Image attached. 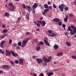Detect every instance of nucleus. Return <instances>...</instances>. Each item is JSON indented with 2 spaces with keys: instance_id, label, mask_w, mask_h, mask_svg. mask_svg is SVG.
Instances as JSON below:
<instances>
[{
  "instance_id": "obj_1",
  "label": "nucleus",
  "mask_w": 76,
  "mask_h": 76,
  "mask_svg": "<svg viewBox=\"0 0 76 76\" xmlns=\"http://www.w3.org/2000/svg\"><path fill=\"white\" fill-rule=\"evenodd\" d=\"M12 54V55L14 57H17L18 56V54L15 53L13 52V50H10L9 51V50H5V54L7 56H10L11 54Z\"/></svg>"
},
{
  "instance_id": "obj_2",
  "label": "nucleus",
  "mask_w": 76,
  "mask_h": 76,
  "mask_svg": "<svg viewBox=\"0 0 76 76\" xmlns=\"http://www.w3.org/2000/svg\"><path fill=\"white\" fill-rule=\"evenodd\" d=\"M52 58V56H50L48 59H47L45 57H44L43 58V60L44 61L46 62V63H48V62H50V60H51V58Z\"/></svg>"
},
{
  "instance_id": "obj_3",
  "label": "nucleus",
  "mask_w": 76,
  "mask_h": 76,
  "mask_svg": "<svg viewBox=\"0 0 76 76\" xmlns=\"http://www.w3.org/2000/svg\"><path fill=\"white\" fill-rule=\"evenodd\" d=\"M66 6H67L66 5H65L64 4H62L59 6L58 8L59 9H60L61 11L62 12V11H63L64 9V7H66Z\"/></svg>"
},
{
  "instance_id": "obj_4",
  "label": "nucleus",
  "mask_w": 76,
  "mask_h": 76,
  "mask_svg": "<svg viewBox=\"0 0 76 76\" xmlns=\"http://www.w3.org/2000/svg\"><path fill=\"white\" fill-rule=\"evenodd\" d=\"M9 6H11L10 9V8H9V10H10V11H13V10H15V6H13V4L12 3H10L9 4Z\"/></svg>"
},
{
  "instance_id": "obj_5",
  "label": "nucleus",
  "mask_w": 76,
  "mask_h": 76,
  "mask_svg": "<svg viewBox=\"0 0 76 76\" xmlns=\"http://www.w3.org/2000/svg\"><path fill=\"white\" fill-rule=\"evenodd\" d=\"M2 69H5L7 70H9L10 68V66L8 65H4L2 66Z\"/></svg>"
},
{
  "instance_id": "obj_6",
  "label": "nucleus",
  "mask_w": 76,
  "mask_h": 76,
  "mask_svg": "<svg viewBox=\"0 0 76 76\" xmlns=\"http://www.w3.org/2000/svg\"><path fill=\"white\" fill-rule=\"evenodd\" d=\"M26 9L29 12H31L32 10V7L30 6H27L26 7Z\"/></svg>"
},
{
  "instance_id": "obj_7",
  "label": "nucleus",
  "mask_w": 76,
  "mask_h": 76,
  "mask_svg": "<svg viewBox=\"0 0 76 76\" xmlns=\"http://www.w3.org/2000/svg\"><path fill=\"white\" fill-rule=\"evenodd\" d=\"M27 43V42L24 40L22 42V47H25V44Z\"/></svg>"
},
{
  "instance_id": "obj_8",
  "label": "nucleus",
  "mask_w": 76,
  "mask_h": 76,
  "mask_svg": "<svg viewBox=\"0 0 76 76\" xmlns=\"http://www.w3.org/2000/svg\"><path fill=\"white\" fill-rule=\"evenodd\" d=\"M36 60L38 64L41 63L42 61V59L39 58H37L36 59Z\"/></svg>"
},
{
  "instance_id": "obj_9",
  "label": "nucleus",
  "mask_w": 76,
  "mask_h": 76,
  "mask_svg": "<svg viewBox=\"0 0 76 76\" xmlns=\"http://www.w3.org/2000/svg\"><path fill=\"white\" fill-rule=\"evenodd\" d=\"M40 24L42 25V26H45L46 24V23L44 21H41V22L40 23Z\"/></svg>"
},
{
  "instance_id": "obj_10",
  "label": "nucleus",
  "mask_w": 76,
  "mask_h": 76,
  "mask_svg": "<svg viewBox=\"0 0 76 76\" xmlns=\"http://www.w3.org/2000/svg\"><path fill=\"white\" fill-rule=\"evenodd\" d=\"M53 20L54 22H58L60 21V19L58 18H55L53 19Z\"/></svg>"
},
{
  "instance_id": "obj_11",
  "label": "nucleus",
  "mask_w": 76,
  "mask_h": 76,
  "mask_svg": "<svg viewBox=\"0 0 76 76\" xmlns=\"http://www.w3.org/2000/svg\"><path fill=\"white\" fill-rule=\"evenodd\" d=\"M19 62L20 64H22L23 63V60L22 59H20L19 60Z\"/></svg>"
},
{
  "instance_id": "obj_12",
  "label": "nucleus",
  "mask_w": 76,
  "mask_h": 76,
  "mask_svg": "<svg viewBox=\"0 0 76 76\" xmlns=\"http://www.w3.org/2000/svg\"><path fill=\"white\" fill-rule=\"evenodd\" d=\"M66 44L68 47H71V46H72V43L69 42H66Z\"/></svg>"
},
{
  "instance_id": "obj_13",
  "label": "nucleus",
  "mask_w": 76,
  "mask_h": 76,
  "mask_svg": "<svg viewBox=\"0 0 76 76\" xmlns=\"http://www.w3.org/2000/svg\"><path fill=\"white\" fill-rule=\"evenodd\" d=\"M45 44L47 46H48L49 47H50V43L48 41H46V42H44Z\"/></svg>"
},
{
  "instance_id": "obj_14",
  "label": "nucleus",
  "mask_w": 76,
  "mask_h": 76,
  "mask_svg": "<svg viewBox=\"0 0 76 76\" xmlns=\"http://www.w3.org/2000/svg\"><path fill=\"white\" fill-rule=\"evenodd\" d=\"M37 7H38V4L37 3H35L34 5H33V7H34V9H36V8Z\"/></svg>"
},
{
  "instance_id": "obj_15",
  "label": "nucleus",
  "mask_w": 76,
  "mask_h": 76,
  "mask_svg": "<svg viewBox=\"0 0 76 76\" xmlns=\"http://www.w3.org/2000/svg\"><path fill=\"white\" fill-rule=\"evenodd\" d=\"M47 75L48 76H50L54 75V73H53L52 72H49L47 74Z\"/></svg>"
},
{
  "instance_id": "obj_16",
  "label": "nucleus",
  "mask_w": 76,
  "mask_h": 76,
  "mask_svg": "<svg viewBox=\"0 0 76 76\" xmlns=\"http://www.w3.org/2000/svg\"><path fill=\"white\" fill-rule=\"evenodd\" d=\"M54 48L56 50H57V48H58V45H55L54 46Z\"/></svg>"
},
{
  "instance_id": "obj_17",
  "label": "nucleus",
  "mask_w": 76,
  "mask_h": 76,
  "mask_svg": "<svg viewBox=\"0 0 76 76\" xmlns=\"http://www.w3.org/2000/svg\"><path fill=\"white\" fill-rule=\"evenodd\" d=\"M62 55H63V53H62V52H60L57 54V56H58V57H61V56Z\"/></svg>"
},
{
  "instance_id": "obj_18",
  "label": "nucleus",
  "mask_w": 76,
  "mask_h": 76,
  "mask_svg": "<svg viewBox=\"0 0 76 76\" xmlns=\"http://www.w3.org/2000/svg\"><path fill=\"white\" fill-rule=\"evenodd\" d=\"M67 20H68V17L67 16H66L64 18V21L65 22H67Z\"/></svg>"
},
{
  "instance_id": "obj_19",
  "label": "nucleus",
  "mask_w": 76,
  "mask_h": 76,
  "mask_svg": "<svg viewBox=\"0 0 76 76\" xmlns=\"http://www.w3.org/2000/svg\"><path fill=\"white\" fill-rule=\"evenodd\" d=\"M21 20V18L20 17H19L17 19V23H19L20 21Z\"/></svg>"
},
{
  "instance_id": "obj_20",
  "label": "nucleus",
  "mask_w": 76,
  "mask_h": 76,
  "mask_svg": "<svg viewBox=\"0 0 76 76\" xmlns=\"http://www.w3.org/2000/svg\"><path fill=\"white\" fill-rule=\"evenodd\" d=\"M75 32L74 31H73V30H72L71 31H70V34H71L72 35H74L75 34Z\"/></svg>"
},
{
  "instance_id": "obj_21",
  "label": "nucleus",
  "mask_w": 76,
  "mask_h": 76,
  "mask_svg": "<svg viewBox=\"0 0 76 76\" xmlns=\"http://www.w3.org/2000/svg\"><path fill=\"white\" fill-rule=\"evenodd\" d=\"M44 7L45 9H48V5L47 4H45L44 5Z\"/></svg>"
},
{
  "instance_id": "obj_22",
  "label": "nucleus",
  "mask_w": 76,
  "mask_h": 76,
  "mask_svg": "<svg viewBox=\"0 0 76 76\" xmlns=\"http://www.w3.org/2000/svg\"><path fill=\"white\" fill-rule=\"evenodd\" d=\"M8 31V30L7 29H5L3 31V33H7V32Z\"/></svg>"
},
{
  "instance_id": "obj_23",
  "label": "nucleus",
  "mask_w": 76,
  "mask_h": 76,
  "mask_svg": "<svg viewBox=\"0 0 76 76\" xmlns=\"http://www.w3.org/2000/svg\"><path fill=\"white\" fill-rule=\"evenodd\" d=\"M6 34L3 35L1 36V39H3V38H5V37H6Z\"/></svg>"
},
{
  "instance_id": "obj_24",
  "label": "nucleus",
  "mask_w": 76,
  "mask_h": 76,
  "mask_svg": "<svg viewBox=\"0 0 76 76\" xmlns=\"http://www.w3.org/2000/svg\"><path fill=\"white\" fill-rule=\"evenodd\" d=\"M67 30L69 31H72V29L71 27L70 26H69L68 27V29Z\"/></svg>"
},
{
  "instance_id": "obj_25",
  "label": "nucleus",
  "mask_w": 76,
  "mask_h": 76,
  "mask_svg": "<svg viewBox=\"0 0 76 76\" xmlns=\"http://www.w3.org/2000/svg\"><path fill=\"white\" fill-rule=\"evenodd\" d=\"M36 49L37 51H39V50L41 49V48L39 47H37L36 48Z\"/></svg>"
},
{
  "instance_id": "obj_26",
  "label": "nucleus",
  "mask_w": 76,
  "mask_h": 76,
  "mask_svg": "<svg viewBox=\"0 0 76 76\" xmlns=\"http://www.w3.org/2000/svg\"><path fill=\"white\" fill-rule=\"evenodd\" d=\"M56 35V34L52 33V34H51V37H55Z\"/></svg>"
},
{
  "instance_id": "obj_27",
  "label": "nucleus",
  "mask_w": 76,
  "mask_h": 76,
  "mask_svg": "<svg viewBox=\"0 0 76 76\" xmlns=\"http://www.w3.org/2000/svg\"><path fill=\"white\" fill-rule=\"evenodd\" d=\"M4 16H5L6 17H8V16H9V14L7 12H6L4 15Z\"/></svg>"
},
{
  "instance_id": "obj_28",
  "label": "nucleus",
  "mask_w": 76,
  "mask_h": 76,
  "mask_svg": "<svg viewBox=\"0 0 76 76\" xmlns=\"http://www.w3.org/2000/svg\"><path fill=\"white\" fill-rule=\"evenodd\" d=\"M0 53H2L3 54H4V51H3L2 50L0 49Z\"/></svg>"
},
{
  "instance_id": "obj_29",
  "label": "nucleus",
  "mask_w": 76,
  "mask_h": 76,
  "mask_svg": "<svg viewBox=\"0 0 76 76\" xmlns=\"http://www.w3.org/2000/svg\"><path fill=\"white\" fill-rule=\"evenodd\" d=\"M32 9L33 13V14H34V13H35V9L33 7L32 8Z\"/></svg>"
},
{
  "instance_id": "obj_30",
  "label": "nucleus",
  "mask_w": 76,
  "mask_h": 76,
  "mask_svg": "<svg viewBox=\"0 0 76 76\" xmlns=\"http://www.w3.org/2000/svg\"><path fill=\"white\" fill-rule=\"evenodd\" d=\"M5 42H6L5 41H2L1 42L0 44L3 45V44H4Z\"/></svg>"
},
{
  "instance_id": "obj_31",
  "label": "nucleus",
  "mask_w": 76,
  "mask_h": 76,
  "mask_svg": "<svg viewBox=\"0 0 76 76\" xmlns=\"http://www.w3.org/2000/svg\"><path fill=\"white\" fill-rule=\"evenodd\" d=\"M44 42H45L46 41H48V38L47 37H45V38L44 40Z\"/></svg>"
},
{
  "instance_id": "obj_32",
  "label": "nucleus",
  "mask_w": 76,
  "mask_h": 76,
  "mask_svg": "<svg viewBox=\"0 0 76 76\" xmlns=\"http://www.w3.org/2000/svg\"><path fill=\"white\" fill-rule=\"evenodd\" d=\"M71 27L72 29L73 30L74 29H75V28H76V27H75V26L72 25L71 26Z\"/></svg>"
},
{
  "instance_id": "obj_33",
  "label": "nucleus",
  "mask_w": 76,
  "mask_h": 76,
  "mask_svg": "<svg viewBox=\"0 0 76 76\" xmlns=\"http://www.w3.org/2000/svg\"><path fill=\"white\" fill-rule=\"evenodd\" d=\"M49 10H50L49 9H46L44 10V12L45 13H47V12Z\"/></svg>"
},
{
  "instance_id": "obj_34",
  "label": "nucleus",
  "mask_w": 76,
  "mask_h": 76,
  "mask_svg": "<svg viewBox=\"0 0 76 76\" xmlns=\"http://www.w3.org/2000/svg\"><path fill=\"white\" fill-rule=\"evenodd\" d=\"M44 42H39V44L40 45H44Z\"/></svg>"
},
{
  "instance_id": "obj_35",
  "label": "nucleus",
  "mask_w": 76,
  "mask_h": 76,
  "mask_svg": "<svg viewBox=\"0 0 76 76\" xmlns=\"http://www.w3.org/2000/svg\"><path fill=\"white\" fill-rule=\"evenodd\" d=\"M17 45V44L16 43H14L12 44V47H16V46Z\"/></svg>"
},
{
  "instance_id": "obj_36",
  "label": "nucleus",
  "mask_w": 76,
  "mask_h": 76,
  "mask_svg": "<svg viewBox=\"0 0 76 76\" xmlns=\"http://www.w3.org/2000/svg\"><path fill=\"white\" fill-rule=\"evenodd\" d=\"M48 32L50 34H51L53 32V31L51 30H49L48 31Z\"/></svg>"
},
{
  "instance_id": "obj_37",
  "label": "nucleus",
  "mask_w": 76,
  "mask_h": 76,
  "mask_svg": "<svg viewBox=\"0 0 76 76\" xmlns=\"http://www.w3.org/2000/svg\"><path fill=\"white\" fill-rule=\"evenodd\" d=\"M10 62H11V64H12V65H13V66H15V63H14V62H13L12 61H10Z\"/></svg>"
},
{
  "instance_id": "obj_38",
  "label": "nucleus",
  "mask_w": 76,
  "mask_h": 76,
  "mask_svg": "<svg viewBox=\"0 0 76 76\" xmlns=\"http://www.w3.org/2000/svg\"><path fill=\"white\" fill-rule=\"evenodd\" d=\"M21 45H22V43L20 42H18V45H19V46H21Z\"/></svg>"
},
{
  "instance_id": "obj_39",
  "label": "nucleus",
  "mask_w": 76,
  "mask_h": 76,
  "mask_svg": "<svg viewBox=\"0 0 76 76\" xmlns=\"http://www.w3.org/2000/svg\"><path fill=\"white\" fill-rule=\"evenodd\" d=\"M72 58H73V59H76V56H72Z\"/></svg>"
},
{
  "instance_id": "obj_40",
  "label": "nucleus",
  "mask_w": 76,
  "mask_h": 76,
  "mask_svg": "<svg viewBox=\"0 0 76 76\" xmlns=\"http://www.w3.org/2000/svg\"><path fill=\"white\" fill-rule=\"evenodd\" d=\"M68 9L69 8H68V7H65L64 8V10H66V11H67Z\"/></svg>"
},
{
  "instance_id": "obj_41",
  "label": "nucleus",
  "mask_w": 76,
  "mask_h": 76,
  "mask_svg": "<svg viewBox=\"0 0 76 76\" xmlns=\"http://www.w3.org/2000/svg\"><path fill=\"white\" fill-rule=\"evenodd\" d=\"M24 40H25V41H27V42L28 41H29V38H28L27 39H24Z\"/></svg>"
},
{
  "instance_id": "obj_42",
  "label": "nucleus",
  "mask_w": 76,
  "mask_h": 76,
  "mask_svg": "<svg viewBox=\"0 0 76 76\" xmlns=\"http://www.w3.org/2000/svg\"><path fill=\"white\" fill-rule=\"evenodd\" d=\"M12 42V41L11 39H10L9 40V44H11Z\"/></svg>"
},
{
  "instance_id": "obj_43",
  "label": "nucleus",
  "mask_w": 76,
  "mask_h": 76,
  "mask_svg": "<svg viewBox=\"0 0 76 76\" xmlns=\"http://www.w3.org/2000/svg\"><path fill=\"white\" fill-rule=\"evenodd\" d=\"M26 19L28 20H29V16H26Z\"/></svg>"
},
{
  "instance_id": "obj_44",
  "label": "nucleus",
  "mask_w": 76,
  "mask_h": 76,
  "mask_svg": "<svg viewBox=\"0 0 76 76\" xmlns=\"http://www.w3.org/2000/svg\"><path fill=\"white\" fill-rule=\"evenodd\" d=\"M22 6L24 9H25V8H26V5L25 4H23Z\"/></svg>"
},
{
  "instance_id": "obj_45",
  "label": "nucleus",
  "mask_w": 76,
  "mask_h": 76,
  "mask_svg": "<svg viewBox=\"0 0 76 76\" xmlns=\"http://www.w3.org/2000/svg\"><path fill=\"white\" fill-rule=\"evenodd\" d=\"M61 25H62V22L61 21H60L59 23V26H61Z\"/></svg>"
},
{
  "instance_id": "obj_46",
  "label": "nucleus",
  "mask_w": 76,
  "mask_h": 76,
  "mask_svg": "<svg viewBox=\"0 0 76 76\" xmlns=\"http://www.w3.org/2000/svg\"><path fill=\"white\" fill-rule=\"evenodd\" d=\"M15 63L16 64H18V63H19V62L18 60H15Z\"/></svg>"
},
{
  "instance_id": "obj_47",
  "label": "nucleus",
  "mask_w": 76,
  "mask_h": 76,
  "mask_svg": "<svg viewBox=\"0 0 76 76\" xmlns=\"http://www.w3.org/2000/svg\"><path fill=\"white\" fill-rule=\"evenodd\" d=\"M39 76H44V74L43 73H41L39 75Z\"/></svg>"
},
{
  "instance_id": "obj_48",
  "label": "nucleus",
  "mask_w": 76,
  "mask_h": 76,
  "mask_svg": "<svg viewBox=\"0 0 76 76\" xmlns=\"http://www.w3.org/2000/svg\"><path fill=\"white\" fill-rule=\"evenodd\" d=\"M37 27H38V28L40 27V24L39 23H37Z\"/></svg>"
},
{
  "instance_id": "obj_49",
  "label": "nucleus",
  "mask_w": 76,
  "mask_h": 76,
  "mask_svg": "<svg viewBox=\"0 0 76 76\" xmlns=\"http://www.w3.org/2000/svg\"><path fill=\"white\" fill-rule=\"evenodd\" d=\"M53 8H54L55 9H56V8L57 7L56 6V5H55V4H53Z\"/></svg>"
},
{
  "instance_id": "obj_50",
  "label": "nucleus",
  "mask_w": 76,
  "mask_h": 76,
  "mask_svg": "<svg viewBox=\"0 0 76 76\" xmlns=\"http://www.w3.org/2000/svg\"><path fill=\"white\" fill-rule=\"evenodd\" d=\"M26 35H30V33L29 32H27L26 33Z\"/></svg>"
},
{
  "instance_id": "obj_51",
  "label": "nucleus",
  "mask_w": 76,
  "mask_h": 76,
  "mask_svg": "<svg viewBox=\"0 0 76 76\" xmlns=\"http://www.w3.org/2000/svg\"><path fill=\"white\" fill-rule=\"evenodd\" d=\"M62 26V27L64 28H65V27H66V25H65L64 24H63Z\"/></svg>"
},
{
  "instance_id": "obj_52",
  "label": "nucleus",
  "mask_w": 76,
  "mask_h": 76,
  "mask_svg": "<svg viewBox=\"0 0 76 76\" xmlns=\"http://www.w3.org/2000/svg\"><path fill=\"white\" fill-rule=\"evenodd\" d=\"M48 5H50L51 4V3L50 1H48Z\"/></svg>"
},
{
  "instance_id": "obj_53",
  "label": "nucleus",
  "mask_w": 76,
  "mask_h": 76,
  "mask_svg": "<svg viewBox=\"0 0 76 76\" xmlns=\"http://www.w3.org/2000/svg\"><path fill=\"white\" fill-rule=\"evenodd\" d=\"M36 57H37V56H33V59H36Z\"/></svg>"
},
{
  "instance_id": "obj_54",
  "label": "nucleus",
  "mask_w": 76,
  "mask_h": 76,
  "mask_svg": "<svg viewBox=\"0 0 76 76\" xmlns=\"http://www.w3.org/2000/svg\"><path fill=\"white\" fill-rule=\"evenodd\" d=\"M0 47L1 48H4V46H3V45H2V44H0Z\"/></svg>"
},
{
  "instance_id": "obj_55",
  "label": "nucleus",
  "mask_w": 76,
  "mask_h": 76,
  "mask_svg": "<svg viewBox=\"0 0 76 76\" xmlns=\"http://www.w3.org/2000/svg\"><path fill=\"white\" fill-rule=\"evenodd\" d=\"M37 22L38 23H40V24L41 22V20H40V21L37 20Z\"/></svg>"
},
{
  "instance_id": "obj_56",
  "label": "nucleus",
  "mask_w": 76,
  "mask_h": 76,
  "mask_svg": "<svg viewBox=\"0 0 76 76\" xmlns=\"http://www.w3.org/2000/svg\"><path fill=\"white\" fill-rule=\"evenodd\" d=\"M74 32H75V33H76V28H74V29L73 30Z\"/></svg>"
},
{
  "instance_id": "obj_57",
  "label": "nucleus",
  "mask_w": 76,
  "mask_h": 76,
  "mask_svg": "<svg viewBox=\"0 0 76 76\" xmlns=\"http://www.w3.org/2000/svg\"><path fill=\"white\" fill-rule=\"evenodd\" d=\"M75 4H76V1H75L73 3V5H75Z\"/></svg>"
},
{
  "instance_id": "obj_58",
  "label": "nucleus",
  "mask_w": 76,
  "mask_h": 76,
  "mask_svg": "<svg viewBox=\"0 0 76 76\" xmlns=\"http://www.w3.org/2000/svg\"><path fill=\"white\" fill-rule=\"evenodd\" d=\"M69 17H73V15L72 14H70L69 15Z\"/></svg>"
},
{
  "instance_id": "obj_59",
  "label": "nucleus",
  "mask_w": 76,
  "mask_h": 76,
  "mask_svg": "<svg viewBox=\"0 0 76 76\" xmlns=\"http://www.w3.org/2000/svg\"><path fill=\"white\" fill-rule=\"evenodd\" d=\"M49 9H50V10H51L52 9V7H51V6H50L49 7Z\"/></svg>"
},
{
  "instance_id": "obj_60",
  "label": "nucleus",
  "mask_w": 76,
  "mask_h": 76,
  "mask_svg": "<svg viewBox=\"0 0 76 76\" xmlns=\"http://www.w3.org/2000/svg\"><path fill=\"white\" fill-rule=\"evenodd\" d=\"M42 14L43 15H44H44H45V14H46L45 13V12H42Z\"/></svg>"
},
{
  "instance_id": "obj_61",
  "label": "nucleus",
  "mask_w": 76,
  "mask_h": 76,
  "mask_svg": "<svg viewBox=\"0 0 76 76\" xmlns=\"http://www.w3.org/2000/svg\"><path fill=\"white\" fill-rule=\"evenodd\" d=\"M20 47L19 46H18L16 47L17 49H20Z\"/></svg>"
},
{
  "instance_id": "obj_62",
  "label": "nucleus",
  "mask_w": 76,
  "mask_h": 76,
  "mask_svg": "<svg viewBox=\"0 0 76 76\" xmlns=\"http://www.w3.org/2000/svg\"><path fill=\"white\" fill-rule=\"evenodd\" d=\"M59 70V69H55L54 70V71H57L58 70Z\"/></svg>"
},
{
  "instance_id": "obj_63",
  "label": "nucleus",
  "mask_w": 76,
  "mask_h": 76,
  "mask_svg": "<svg viewBox=\"0 0 76 76\" xmlns=\"http://www.w3.org/2000/svg\"><path fill=\"white\" fill-rule=\"evenodd\" d=\"M34 76H37V75L36 73H34L33 74Z\"/></svg>"
},
{
  "instance_id": "obj_64",
  "label": "nucleus",
  "mask_w": 76,
  "mask_h": 76,
  "mask_svg": "<svg viewBox=\"0 0 76 76\" xmlns=\"http://www.w3.org/2000/svg\"><path fill=\"white\" fill-rule=\"evenodd\" d=\"M2 28H4V27H5V25L2 24Z\"/></svg>"
}]
</instances>
